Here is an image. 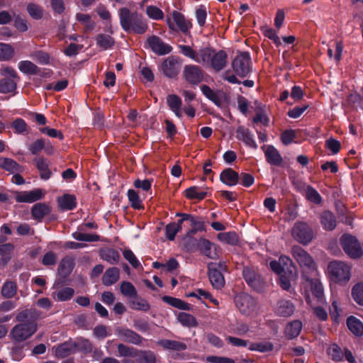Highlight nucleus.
Returning <instances> with one entry per match:
<instances>
[{"label": "nucleus", "instance_id": "nucleus-42", "mask_svg": "<svg viewBox=\"0 0 363 363\" xmlns=\"http://www.w3.org/2000/svg\"><path fill=\"white\" fill-rule=\"evenodd\" d=\"M96 41L97 45L103 50L112 48L115 43L113 38L107 34H99L96 36Z\"/></svg>", "mask_w": 363, "mask_h": 363}, {"label": "nucleus", "instance_id": "nucleus-14", "mask_svg": "<svg viewBox=\"0 0 363 363\" xmlns=\"http://www.w3.org/2000/svg\"><path fill=\"white\" fill-rule=\"evenodd\" d=\"M179 67L178 59L173 56L168 57L162 64L164 74L169 78L174 77L178 74Z\"/></svg>", "mask_w": 363, "mask_h": 363}, {"label": "nucleus", "instance_id": "nucleus-37", "mask_svg": "<svg viewBox=\"0 0 363 363\" xmlns=\"http://www.w3.org/2000/svg\"><path fill=\"white\" fill-rule=\"evenodd\" d=\"M19 80L10 78H3L0 80V93L9 94L15 91L17 82Z\"/></svg>", "mask_w": 363, "mask_h": 363}, {"label": "nucleus", "instance_id": "nucleus-8", "mask_svg": "<svg viewBox=\"0 0 363 363\" xmlns=\"http://www.w3.org/2000/svg\"><path fill=\"white\" fill-rule=\"evenodd\" d=\"M232 67L240 77H245L251 71L250 57L247 52H240L233 60Z\"/></svg>", "mask_w": 363, "mask_h": 363}, {"label": "nucleus", "instance_id": "nucleus-56", "mask_svg": "<svg viewBox=\"0 0 363 363\" xmlns=\"http://www.w3.org/2000/svg\"><path fill=\"white\" fill-rule=\"evenodd\" d=\"M197 186H191L185 191L186 196L189 199H197L202 200L207 195V192L201 191L199 192Z\"/></svg>", "mask_w": 363, "mask_h": 363}, {"label": "nucleus", "instance_id": "nucleus-54", "mask_svg": "<svg viewBox=\"0 0 363 363\" xmlns=\"http://www.w3.org/2000/svg\"><path fill=\"white\" fill-rule=\"evenodd\" d=\"M203 94L211 101H212L216 105L220 106L221 105V99L218 96V94L211 89L207 85H203L201 87Z\"/></svg>", "mask_w": 363, "mask_h": 363}, {"label": "nucleus", "instance_id": "nucleus-27", "mask_svg": "<svg viewBox=\"0 0 363 363\" xmlns=\"http://www.w3.org/2000/svg\"><path fill=\"white\" fill-rule=\"evenodd\" d=\"M222 182L228 185H235L239 179V174L230 168L224 169L220 176Z\"/></svg>", "mask_w": 363, "mask_h": 363}, {"label": "nucleus", "instance_id": "nucleus-62", "mask_svg": "<svg viewBox=\"0 0 363 363\" xmlns=\"http://www.w3.org/2000/svg\"><path fill=\"white\" fill-rule=\"evenodd\" d=\"M146 13L150 18L155 20L162 19L164 16L162 11L155 6H148L146 8Z\"/></svg>", "mask_w": 363, "mask_h": 363}, {"label": "nucleus", "instance_id": "nucleus-44", "mask_svg": "<svg viewBox=\"0 0 363 363\" xmlns=\"http://www.w3.org/2000/svg\"><path fill=\"white\" fill-rule=\"evenodd\" d=\"M74 294V290L70 287L63 288L57 291L52 294L54 299L58 301H66L71 299Z\"/></svg>", "mask_w": 363, "mask_h": 363}, {"label": "nucleus", "instance_id": "nucleus-38", "mask_svg": "<svg viewBox=\"0 0 363 363\" xmlns=\"http://www.w3.org/2000/svg\"><path fill=\"white\" fill-rule=\"evenodd\" d=\"M14 247L11 243L0 245L1 263L6 266L11 259Z\"/></svg>", "mask_w": 363, "mask_h": 363}, {"label": "nucleus", "instance_id": "nucleus-22", "mask_svg": "<svg viewBox=\"0 0 363 363\" xmlns=\"http://www.w3.org/2000/svg\"><path fill=\"white\" fill-rule=\"evenodd\" d=\"M76 349L77 343L72 341L65 342L55 348V355L59 358H64L74 353Z\"/></svg>", "mask_w": 363, "mask_h": 363}, {"label": "nucleus", "instance_id": "nucleus-35", "mask_svg": "<svg viewBox=\"0 0 363 363\" xmlns=\"http://www.w3.org/2000/svg\"><path fill=\"white\" fill-rule=\"evenodd\" d=\"M347 324L350 330L356 336L363 335V323L354 316L347 318Z\"/></svg>", "mask_w": 363, "mask_h": 363}, {"label": "nucleus", "instance_id": "nucleus-29", "mask_svg": "<svg viewBox=\"0 0 363 363\" xmlns=\"http://www.w3.org/2000/svg\"><path fill=\"white\" fill-rule=\"evenodd\" d=\"M128 301L130 308L134 310L147 311L150 308V306L148 302L145 299L139 296L138 294Z\"/></svg>", "mask_w": 363, "mask_h": 363}, {"label": "nucleus", "instance_id": "nucleus-53", "mask_svg": "<svg viewBox=\"0 0 363 363\" xmlns=\"http://www.w3.org/2000/svg\"><path fill=\"white\" fill-rule=\"evenodd\" d=\"M121 292L128 301L138 294L135 286L129 281H123L121 284Z\"/></svg>", "mask_w": 363, "mask_h": 363}, {"label": "nucleus", "instance_id": "nucleus-23", "mask_svg": "<svg viewBox=\"0 0 363 363\" xmlns=\"http://www.w3.org/2000/svg\"><path fill=\"white\" fill-rule=\"evenodd\" d=\"M51 211L50 207L44 203H37L31 210V214L34 219L41 220L46 215H48Z\"/></svg>", "mask_w": 363, "mask_h": 363}, {"label": "nucleus", "instance_id": "nucleus-50", "mask_svg": "<svg viewBox=\"0 0 363 363\" xmlns=\"http://www.w3.org/2000/svg\"><path fill=\"white\" fill-rule=\"evenodd\" d=\"M172 17L181 31L186 33L189 29L190 23L185 19L184 16L181 13L177 11L172 13Z\"/></svg>", "mask_w": 363, "mask_h": 363}, {"label": "nucleus", "instance_id": "nucleus-9", "mask_svg": "<svg viewBox=\"0 0 363 363\" xmlns=\"http://www.w3.org/2000/svg\"><path fill=\"white\" fill-rule=\"evenodd\" d=\"M292 237L298 242L306 245L313 239V231L307 223L297 222L291 229Z\"/></svg>", "mask_w": 363, "mask_h": 363}, {"label": "nucleus", "instance_id": "nucleus-64", "mask_svg": "<svg viewBox=\"0 0 363 363\" xmlns=\"http://www.w3.org/2000/svg\"><path fill=\"white\" fill-rule=\"evenodd\" d=\"M250 350H256L262 352H268L273 350V345L270 342H257L252 343L250 346Z\"/></svg>", "mask_w": 363, "mask_h": 363}, {"label": "nucleus", "instance_id": "nucleus-52", "mask_svg": "<svg viewBox=\"0 0 363 363\" xmlns=\"http://www.w3.org/2000/svg\"><path fill=\"white\" fill-rule=\"evenodd\" d=\"M218 238L221 242L232 245H237L239 241L238 236L235 232L220 233Z\"/></svg>", "mask_w": 363, "mask_h": 363}, {"label": "nucleus", "instance_id": "nucleus-47", "mask_svg": "<svg viewBox=\"0 0 363 363\" xmlns=\"http://www.w3.org/2000/svg\"><path fill=\"white\" fill-rule=\"evenodd\" d=\"M118 353L120 357H136L138 350L120 343L117 345Z\"/></svg>", "mask_w": 363, "mask_h": 363}, {"label": "nucleus", "instance_id": "nucleus-5", "mask_svg": "<svg viewBox=\"0 0 363 363\" xmlns=\"http://www.w3.org/2000/svg\"><path fill=\"white\" fill-rule=\"evenodd\" d=\"M344 252L352 259H358L363 255V250L357 239L348 233L343 234L340 239Z\"/></svg>", "mask_w": 363, "mask_h": 363}, {"label": "nucleus", "instance_id": "nucleus-48", "mask_svg": "<svg viewBox=\"0 0 363 363\" xmlns=\"http://www.w3.org/2000/svg\"><path fill=\"white\" fill-rule=\"evenodd\" d=\"M177 318L179 323L184 326L191 328L198 325V322L195 317L189 313L181 312L179 313Z\"/></svg>", "mask_w": 363, "mask_h": 363}, {"label": "nucleus", "instance_id": "nucleus-20", "mask_svg": "<svg viewBox=\"0 0 363 363\" xmlns=\"http://www.w3.org/2000/svg\"><path fill=\"white\" fill-rule=\"evenodd\" d=\"M36 168L40 172V178L43 179H48L52 175V172L49 169V162L48 160L43 157H36L33 160Z\"/></svg>", "mask_w": 363, "mask_h": 363}, {"label": "nucleus", "instance_id": "nucleus-2", "mask_svg": "<svg viewBox=\"0 0 363 363\" xmlns=\"http://www.w3.org/2000/svg\"><path fill=\"white\" fill-rule=\"evenodd\" d=\"M119 17L121 25L125 31L143 34L147 29V25L142 15L137 12L131 13L128 8L123 7L119 10Z\"/></svg>", "mask_w": 363, "mask_h": 363}, {"label": "nucleus", "instance_id": "nucleus-40", "mask_svg": "<svg viewBox=\"0 0 363 363\" xmlns=\"http://www.w3.org/2000/svg\"><path fill=\"white\" fill-rule=\"evenodd\" d=\"M136 357L138 363H157V357L151 350H138Z\"/></svg>", "mask_w": 363, "mask_h": 363}, {"label": "nucleus", "instance_id": "nucleus-25", "mask_svg": "<svg viewBox=\"0 0 363 363\" xmlns=\"http://www.w3.org/2000/svg\"><path fill=\"white\" fill-rule=\"evenodd\" d=\"M302 323L299 320H294L288 323L285 328L284 334L287 339L292 340L301 333Z\"/></svg>", "mask_w": 363, "mask_h": 363}, {"label": "nucleus", "instance_id": "nucleus-41", "mask_svg": "<svg viewBox=\"0 0 363 363\" xmlns=\"http://www.w3.org/2000/svg\"><path fill=\"white\" fill-rule=\"evenodd\" d=\"M1 295L5 298H11L17 293V284L13 281H6L1 288Z\"/></svg>", "mask_w": 363, "mask_h": 363}, {"label": "nucleus", "instance_id": "nucleus-45", "mask_svg": "<svg viewBox=\"0 0 363 363\" xmlns=\"http://www.w3.org/2000/svg\"><path fill=\"white\" fill-rule=\"evenodd\" d=\"M58 202L62 210H72L76 206V198L70 194H65L59 198Z\"/></svg>", "mask_w": 363, "mask_h": 363}, {"label": "nucleus", "instance_id": "nucleus-3", "mask_svg": "<svg viewBox=\"0 0 363 363\" xmlns=\"http://www.w3.org/2000/svg\"><path fill=\"white\" fill-rule=\"evenodd\" d=\"M331 279L336 283L343 284L347 283L351 276V267L342 261H332L328 266Z\"/></svg>", "mask_w": 363, "mask_h": 363}, {"label": "nucleus", "instance_id": "nucleus-11", "mask_svg": "<svg viewBox=\"0 0 363 363\" xmlns=\"http://www.w3.org/2000/svg\"><path fill=\"white\" fill-rule=\"evenodd\" d=\"M116 333L121 340L135 345H140L145 340V339L136 332L128 328H117L116 329Z\"/></svg>", "mask_w": 363, "mask_h": 363}, {"label": "nucleus", "instance_id": "nucleus-63", "mask_svg": "<svg viewBox=\"0 0 363 363\" xmlns=\"http://www.w3.org/2000/svg\"><path fill=\"white\" fill-rule=\"evenodd\" d=\"M0 74L4 77V78H10L13 79L19 80L20 78L16 72V70L11 67H3L0 69Z\"/></svg>", "mask_w": 363, "mask_h": 363}, {"label": "nucleus", "instance_id": "nucleus-33", "mask_svg": "<svg viewBox=\"0 0 363 363\" xmlns=\"http://www.w3.org/2000/svg\"><path fill=\"white\" fill-rule=\"evenodd\" d=\"M320 219L324 229L333 230L336 227V219L332 212L329 211H324L321 215Z\"/></svg>", "mask_w": 363, "mask_h": 363}, {"label": "nucleus", "instance_id": "nucleus-61", "mask_svg": "<svg viewBox=\"0 0 363 363\" xmlns=\"http://www.w3.org/2000/svg\"><path fill=\"white\" fill-rule=\"evenodd\" d=\"M128 197L130 202L131 203L132 207H133L135 209H140L142 207L141 200L140 199L138 193L135 190H128Z\"/></svg>", "mask_w": 363, "mask_h": 363}, {"label": "nucleus", "instance_id": "nucleus-15", "mask_svg": "<svg viewBox=\"0 0 363 363\" xmlns=\"http://www.w3.org/2000/svg\"><path fill=\"white\" fill-rule=\"evenodd\" d=\"M43 197V191L39 189L30 191L15 192V199L17 202L33 203Z\"/></svg>", "mask_w": 363, "mask_h": 363}, {"label": "nucleus", "instance_id": "nucleus-17", "mask_svg": "<svg viewBox=\"0 0 363 363\" xmlns=\"http://www.w3.org/2000/svg\"><path fill=\"white\" fill-rule=\"evenodd\" d=\"M0 168L4 169L11 174L23 172V167L13 159L8 157H0Z\"/></svg>", "mask_w": 363, "mask_h": 363}, {"label": "nucleus", "instance_id": "nucleus-28", "mask_svg": "<svg viewBox=\"0 0 363 363\" xmlns=\"http://www.w3.org/2000/svg\"><path fill=\"white\" fill-rule=\"evenodd\" d=\"M267 161L271 164L279 165L282 162V158L278 150L272 145H269L264 150Z\"/></svg>", "mask_w": 363, "mask_h": 363}, {"label": "nucleus", "instance_id": "nucleus-19", "mask_svg": "<svg viewBox=\"0 0 363 363\" xmlns=\"http://www.w3.org/2000/svg\"><path fill=\"white\" fill-rule=\"evenodd\" d=\"M227 54L223 50L213 52L210 65L213 69L218 72L223 69L227 64Z\"/></svg>", "mask_w": 363, "mask_h": 363}, {"label": "nucleus", "instance_id": "nucleus-31", "mask_svg": "<svg viewBox=\"0 0 363 363\" xmlns=\"http://www.w3.org/2000/svg\"><path fill=\"white\" fill-rule=\"evenodd\" d=\"M294 312V306L289 301L281 300L278 303L277 313L281 316L289 317Z\"/></svg>", "mask_w": 363, "mask_h": 363}, {"label": "nucleus", "instance_id": "nucleus-39", "mask_svg": "<svg viewBox=\"0 0 363 363\" xmlns=\"http://www.w3.org/2000/svg\"><path fill=\"white\" fill-rule=\"evenodd\" d=\"M18 69L21 72L27 74H38L40 71L37 65L29 60L21 61L18 63Z\"/></svg>", "mask_w": 363, "mask_h": 363}, {"label": "nucleus", "instance_id": "nucleus-60", "mask_svg": "<svg viewBox=\"0 0 363 363\" xmlns=\"http://www.w3.org/2000/svg\"><path fill=\"white\" fill-rule=\"evenodd\" d=\"M190 225L192 228L189 230L185 235V239L190 238L191 235L195 234L198 230H201L203 227V223L197 220L194 216L189 221Z\"/></svg>", "mask_w": 363, "mask_h": 363}, {"label": "nucleus", "instance_id": "nucleus-24", "mask_svg": "<svg viewBox=\"0 0 363 363\" xmlns=\"http://www.w3.org/2000/svg\"><path fill=\"white\" fill-rule=\"evenodd\" d=\"M120 277V270L117 267L108 269L102 277V282L106 286H111L118 281Z\"/></svg>", "mask_w": 363, "mask_h": 363}, {"label": "nucleus", "instance_id": "nucleus-34", "mask_svg": "<svg viewBox=\"0 0 363 363\" xmlns=\"http://www.w3.org/2000/svg\"><path fill=\"white\" fill-rule=\"evenodd\" d=\"M214 50L211 48L200 49L196 54L195 61L199 63L209 65Z\"/></svg>", "mask_w": 363, "mask_h": 363}, {"label": "nucleus", "instance_id": "nucleus-46", "mask_svg": "<svg viewBox=\"0 0 363 363\" xmlns=\"http://www.w3.org/2000/svg\"><path fill=\"white\" fill-rule=\"evenodd\" d=\"M167 104L170 108V109L174 112L175 115L181 118L182 112L180 111L182 106V101L177 95L172 94L169 95L167 98Z\"/></svg>", "mask_w": 363, "mask_h": 363}, {"label": "nucleus", "instance_id": "nucleus-26", "mask_svg": "<svg viewBox=\"0 0 363 363\" xmlns=\"http://www.w3.org/2000/svg\"><path fill=\"white\" fill-rule=\"evenodd\" d=\"M236 133V138L238 140L243 141L247 145L251 147L257 148V145L248 129H246L242 126H239L237 128Z\"/></svg>", "mask_w": 363, "mask_h": 363}, {"label": "nucleus", "instance_id": "nucleus-16", "mask_svg": "<svg viewBox=\"0 0 363 363\" xmlns=\"http://www.w3.org/2000/svg\"><path fill=\"white\" fill-rule=\"evenodd\" d=\"M298 277L296 267L292 266L290 269L284 271L279 277V284L281 287L286 291H289L292 281H295Z\"/></svg>", "mask_w": 363, "mask_h": 363}, {"label": "nucleus", "instance_id": "nucleus-18", "mask_svg": "<svg viewBox=\"0 0 363 363\" xmlns=\"http://www.w3.org/2000/svg\"><path fill=\"white\" fill-rule=\"evenodd\" d=\"M197 245L200 251L208 258L216 259L218 257L216 246L208 240L201 239L197 243Z\"/></svg>", "mask_w": 363, "mask_h": 363}, {"label": "nucleus", "instance_id": "nucleus-57", "mask_svg": "<svg viewBox=\"0 0 363 363\" xmlns=\"http://www.w3.org/2000/svg\"><path fill=\"white\" fill-rule=\"evenodd\" d=\"M352 296L354 300L360 306H363V284L354 285L352 290Z\"/></svg>", "mask_w": 363, "mask_h": 363}, {"label": "nucleus", "instance_id": "nucleus-10", "mask_svg": "<svg viewBox=\"0 0 363 363\" xmlns=\"http://www.w3.org/2000/svg\"><path fill=\"white\" fill-rule=\"evenodd\" d=\"M242 276L247 284L256 291H260L264 286V281L257 274L255 269L250 267H245L242 270Z\"/></svg>", "mask_w": 363, "mask_h": 363}, {"label": "nucleus", "instance_id": "nucleus-7", "mask_svg": "<svg viewBox=\"0 0 363 363\" xmlns=\"http://www.w3.org/2000/svg\"><path fill=\"white\" fill-rule=\"evenodd\" d=\"M235 303L238 310L244 315L252 314L257 308V303L250 295L241 293L235 296Z\"/></svg>", "mask_w": 363, "mask_h": 363}, {"label": "nucleus", "instance_id": "nucleus-1", "mask_svg": "<svg viewBox=\"0 0 363 363\" xmlns=\"http://www.w3.org/2000/svg\"><path fill=\"white\" fill-rule=\"evenodd\" d=\"M40 313L35 308L25 309L20 311L16 317L19 322L10 332L12 340L21 342L30 337L37 330L36 320Z\"/></svg>", "mask_w": 363, "mask_h": 363}, {"label": "nucleus", "instance_id": "nucleus-4", "mask_svg": "<svg viewBox=\"0 0 363 363\" xmlns=\"http://www.w3.org/2000/svg\"><path fill=\"white\" fill-rule=\"evenodd\" d=\"M227 271L225 262H210L208 264V276L213 288L221 289L225 286L223 272Z\"/></svg>", "mask_w": 363, "mask_h": 363}, {"label": "nucleus", "instance_id": "nucleus-36", "mask_svg": "<svg viewBox=\"0 0 363 363\" xmlns=\"http://www.w3.org/2000/svg\"><path fill=\"white\" fill-rule=\"evenodd\" d=\"M304 279L309 282L312 294L319 300L322 299L323 289L321 283L318 279H310L307 274H303Z\"/></svg>", "mask_w": 363, "mask_h": 363}, {"label": "nucleus", "instance_id": "nucleus-13", "mask_svg": "<svg viewBox=\"0 0 363 363\" xmlns=\"http://www.w3.org/2000/svg\"><path fill=\"white\" fill-rule=\"evenodd\" d=\"M151 50L156 54L163 55L169 53L172 48L170 45L165 44L159 37L152 35L147 38Z\"/></svg>", "mask_w": 363, "mask_h": 363}, {"label": "nucleus", "instance_id": "nucleus-12", "mask_svg": "<svg viewBox=\"0 0 363 363\" xmlns=\"http://www.w3.org/2000/svg\"><path fill=\"white\" fill-rule=\"evenodd\" d=\"M184 79L191 84H198L203 81V73L202 69L196 65H189L184 68Z\"/></svg>", "mask_w": 363, "mask_h": 363}, {"label": "nucleus", "instance_id": "nucleus-43", "mask_svg": "<svg viewBox=\"0 0 363 363\" xmlns=\"http://www.w3.org/2000/svg\"><path fill=\"white\" fill-rule=\"evenodd\" d=\"M162 298L165 303H167L169 305H170L174 308H177L178 309L186 310V311H189L191 309V306L189 303L184 302V301L181 300L179 298H174V297L168 296H164Z\"/></svg>", "mask_w": 363, "mask_h": 363}, {"label": "nucleus", "instance_id": "nucleus-55", "mask_svg": "<svg viewBox=\"0 0 363 363\" xmlns=\"http://www.w3.org/2000/svg\"><path fill=\"white\" fill-rule=\"evenodd\" d=\"M306 197L309 201L315 204H319L322 201V198L318 192L309 185L306 188Z\"/></svg>", "mask_w": 363, "mask_h": 363}, {"label": "nucleus", "instance_id": "nucleus-6", "mask_svg": "<svg viewBox=\"0 0 363 363\" xmlns=\"http://www.w3.org/2000/svg\"><path fill=\"white\" fill-rule=\"evenodd\" d=\"M291 253L294 258L299 264L303 269V275L306 273L314 272L315 264L311 255L303 248L295 245L291 248Z\"/></svg>", "mask_w": 363, "mask_h": 363}, {"label": "nucleus", "instance_id": "nucleus-32", "mask_svg": "<svg viewBox=\"0 0 363 363\" xmlns=\"http://www.w3.org/2000/svg\"><path fill=\"white\" fill-rule=\"evenodd\" d=\"M101 257L111 264L118 263L120 259V254L112 248H105L100 251Z\"/></svg>", "mask_w": 363, "mask_h": 363}, {"label": "nucleus", "instance_id": "nucleus-59", "mask_svg": "<svg viewBox=\"0 0 363 363\" xmlns=\"http://www.w3.org/2000/svg\"><path fill=\"white\" fill-rule=\"evenodd\" d=\"M72 236L74 239L79 241L96 242L99 240V236L98 235L75 232L72 234Z\"/></svg>", "mask_w": 363, "mask_h": 363}, {"label": "nucleus", "instance_id": "nucleus-49", "mask_svg": "<svg viewBox=\"0 0 363 363\" xmlns=\"http://www.w3.org/2000/svg\"><path fill=\"white\" fill-rule=\"evenodd\" d=\"M27 11L31 18L35 20L41 19L43 17L44 11L41 6L30 3L27 5Z\"/></svg>", "mask_w": 363, "mask_h": 363}, {"label": "nucleus", "instance_id": "nucleus-21", "mask_svg": "<svg viewBox=\"0 0 363 363\" xmlns=\"http://www.w3.org/2000/svg\"><path fill=\"white\" fill-rule=\"evenodd\" d=\"M74 266V259L70 257H65L60 261L58 268L57 273L60 276L63 278L68 277Z\"/></svg>", "mask_w": 363, "mask_h": 363}, {"label": "nucleus", "instance_id": "nucleus-30", "mask_svg": "<svg viewBox=\"0 0 363 363\" xmlns=\"http://www.w3.org/2000/svg\"><path fill=\"white\" fill-rule=\"evenodd\" d=\"M157 343L165 350L183 351L187 348V346L185 343L176 340H161Z\"/></svg>", "mask_w": 363, "mask_h": 363}, {"label": "nucleus", "instance_id": "nucleus-58", "mask_svg": "<svg viewBox=\"0 0 363 363\" xmlns=\"http://www.w3.org/2000/svg\"><path fill=\"white\" fill-rule=\"evenodd\" d=\"M181 230V227L177 225L176 223H170L165 227V235L169 240H174L178 232Z\"/></svg>", "mask_w": 363, "mask_h": 363}, {"label": "nucleus", "instance_id": "nucleus-51", "mask_svg": "<svg viewBox=\"0 0 363 363\" xmlns=\"http://www.w3.org/2000/svg\"><path fill=\"white\" fill-rule=\"evenodd\" d=\"M15 51L13 48L5 43H0V60L9 61L14 56Z\"/></svg>", "mask_w": 363, "mask_h": 363}]
</instances>
